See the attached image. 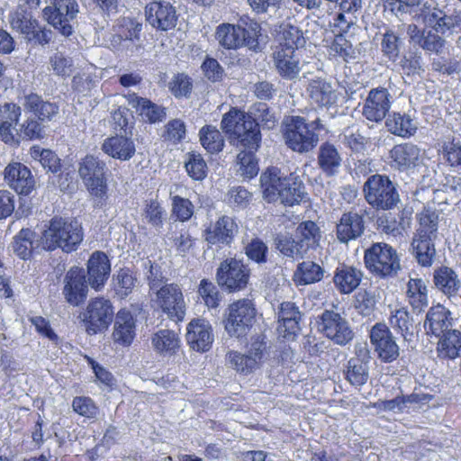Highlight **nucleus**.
<instances>
[{"label":"nucleus","mask_w":461,"mask_h":461,"mask_svg":"<svg viewBox=\"0 0 461 461\" xmlns=\"http://www.w3.org/2000/svg\"><path fill=\"white\" fill-rule=\"evenodd\" d=\"M203 147L211 154L221 152L225 145L221 132L212 125H205L199 131Z\"/></svg>","instance_id":"3c124183"},{"label":"nucleus","mask_w":461,"mask_h":461,"mask_svg":"<svg viewBox=\"0 0 461 461\" xmlns=\"http://www.w3.org/2000/svg\"><path fill=\"white\" fill-rule=\"evenodd\" d=\"M250 269L241 259L229 258L219 265L216 281L220 287L230 293L245 289L249 284Z\"/></svg>","instance_id":"6e6552de"},{"label":"nucleus","mask_w":461,"mask_h":461,"mask_svg":"<svg viewBox=\"0 0 461 461\" xmlns=\"http://www.w3.org/2000/svg\"><path fill=\"white\" fill-rule=\"evenodd\" d=\"M285 176L276 167H271L260 176L263 197L268 203L281 202V191L284 187Z\"/></svg>","instance_id":"473e14b6"},{"label":"nucleus","mask_w":461,"mask_h":461,"mask_svg":"<svg viewBox=\"0 0 461 461\" xmlns=\"http://www.w3.org/2000/svg\"><path fill=\"white\" fill-rule=\"evenodd\" d=\"M187 159L185 162V167L190 177L194 180H203L207 176V165L203 158L199 153H187Z\"/></svg>","instance_id":"052dcab7"},{"label":"nucleus","mask_w":461,"mask_h":461,"mask_svg":"<svg viewBox=\"0 0 461 461\" xmlns=\"http://www.w3.org/2000/svg\"><path fill=\"white\" fill-rule=\"evenodd\" d=\"M295 237L306 254L310 249L319 246L321 234L320 228L314 221H306L299 224Z\"/></svg>","instance_id":"de8ad7c7"},{"label":"nucleus","mask_w":461,"mask_h":461,"mask_svg":"<svg viewBox=\"0 0 461 461\" xmlns=\"http://www.w3.org/2000/svg\"><path fill=\"white\" fill-rule=\"evenodd\" d=\"M396 66L405 80L420 78L425 72L422 56L418 50L409 51L402 57L400 56Z\"/></svg>","instance_id":"ea45409f"},{"label":"nucleus","mask_w":461,"mask_h":461,"mask_svg":"<svg viewBox=\"0 0 461 461\" xmlns=\"http://www.w3.org/2000/svg\"><path fill=\"white\" fill-rule=\"evenodd\" d=\"M256 317V308L249 299H240L230 303L227 310L225 330L231 337L246 336Z\"/></svg>","instance_id":"1a4fd4ad"},{"label":"nucleus","mask_w":461,"mask_h":461,"mask_svg":"<svg viewBox=\"0 0 461 461\" xmlns=\"http://www.w3.org/2000/svg\"><path fill=\"white\" fill-rule=\"evenodd\" d=\"M147 22L155 29L168 31L176 27L177 14L175 6L167 1H153L145 7Z\"/></svg>","instance_id":"f3484780"},{"label":"nucleus","mask_w":461,"mask_h":461,"mask_svg":"<svg viewBox=\"0 0 461 461\" xmlns=\"http://www.w3.org/2000/svg\"><path fill=\"white\" fill-rule=\"evenodd\" d=\"M8 22L12 30L23 35L27 43L44 47L52 41V30L41 25L32 13L22 5L9 14Z\"/></svg>","instance_id":"7ed1b4c3"},{"label":"nucleus","mask_w":461,"mask_h":461,"mask_svg":"<svg viewBox=\"0 0 461 461\" xmlns=\"http://www.w3.org/2000/svg\"><path fill=\"white\" fill-rule=\"evenodd\" d=\"M227 359L231 366L241 374H249L258 367L255 359H251L249 355L241 354L237 351L230 352L227 355Z\"/></svg>","instance_id":"338daca9"},{"label":"nucleus","mask_w":461,"mask_h":461,"mask_svg":"<svg viewBox=\"0 0 461 461\" xmlns=\"http://www.w3.org/2000/svg\"><path fill=\"white\" fill-rule=\"evenodd\" d=\"M362 276V272L357 268L342 264L336 268L333 282L339 293L347 294L359 285Z\"/></svg>","instance_id":"72a5a7b5"},{"label":"nucleus","mask_w":461,"mask_h":461,"mask_svg":"<svg viewBox=\"0 0 461 461\" xmlns=\"http://www.w3.org/2000/svg\"><path fill=\"white\" fill-rule=\"evenodd\" d=\"M83 238L81 224L77 220L55 216L42 231L38 246L49 252L60 249L70 253L77 249Z\"/></svg>","instance_id":"f03ea898"},{"label":"nucleus","mask_w":461,"mask_h":461,"mask_svg":"<svg viewBox=\"0 0 461 461\" xmlns=\"http://www.w3.org/2000/svg\"><path fill=\"white\" fill-rule=\"evenodd\" d=\"M23 107L33 113L41 122H55L59 116V106L56 103L43 100L34 93L24 96Z\"/></svg>","instance_id":"cd10ccee"},{"label":"nucleus","mask_w":461,"mask_h":461,"mask_svg":"<svg viewBox=\"0 0 461 461\" xmlns=\"http://www.w3.org/2000/svg\"><path fill=\"white\" fill-rule=\"evenodd\" d=\"M156 302L161 312L175 322L182 321L186 304L181 288L176 284H166L156 291Z\"/></svg>","instance_id":"f8f14e48"},{"label":"nucleus","mask_w":461,"mask_h":461,"mask_svg":"<svg viewBox=\"0 0 461 461\" xmlns=\"http://www.w3.org/2000/svg\"><path fill=\"white\" fill-rule=\"evenodd\" d=\"M130 30L124 39H118L117 50L124 51L126 56L138 51L141 48L140 32L142 25L134 19H126L122 25Z\"/></svg>","instance_id":"c03bdc74"},{"label":"nucleus","mask_w":461,"mask_h":461,"mask_svg":"<svg viewBox=\"0 0 461 461\" xmlns=\"http://www.w3.org/2000/svg\"><path fill=\"white\" fill-rule=\"evenodd\" d=\"M406 297L412 312L417 316L429 305L427 285L421 278H410L407 283Z\"/></svg>","instance_id":"4c0bfd02"},{"label":"nucleus","mask_w":461,"mask_h":461,"mask_svg":"<svg viewBox=\"0 0 461 461\" xmlns=\"http://www.w3.org/2000/svg\"><path fill=\"white\" fill-rule=\"evenodd\" d=\"M215 37L219 44L227 50L245 46V29L241 24L222 23L217 27Z\"/></svg>","instance_id":"c9c22d12"},{"label":"nucleus","mask_w":461,"mask_h":461,"mask_svg":"<svg viewBox=\"0 0 461 461\" xmlns=\"http://www.w3.org/2000/svg\"><path fill=\"white\" fill-rule=\"evenodd\" d=\"M385 127L390 133L402 138H410L418 130L413 117L408 113L395 112L390 113L385 119Z\"/></svg>","instance_id":"e433bc0d"},{"label":"nucleus","mask_w":461,"mask_h":461,"mask_svg":"<svg viewBox=\"0 0 461 461\" xmlns=\"http://www.w3.org/2000/svg\"><path fill=\"white\" fill-rule=\"evenodd\" d=\"M78 12L76 0H50V4L42 10V17L54 29L68 37L73 33L70 22L77 17Z\"/></svg>","instance_id":"9d476101"},{"label":"nucleus","mask_w":461,"mask_h":461,"mask_svg":"<svg viewBox=\"0 0 461 461\" xmlns=\"http://www.w3.org/2000/svg\"><path fill=\"white\" fill-rule=\"evenodd\" d=\"M325 270L318 263L304 260L299 263L294 272L293 280L296 285H308L322 280Z\"/></svg>","instance_id":"58836bf2"},{"label":"nucleus","mask_w":461,"mask_h":461,"mask_svg":"<svg viewBox=\"0 0 461 461\" xmlns=\"http://www.w3.org/2000/svg\"><path fill=\"white\" fill-rule=\"evenodd\" d=\"M451 312L440 303L431 306L424 321V330L427 334L440 337L444 332L449 330L452 326Z\"/></svg>","instance_id":"c85d7f7f"},{"label":"nucleus","mask_w":461,"mask_h":461,"mask_svg":"<svg viewBox=\"0 0 461 461\" xmlns=\"http://www.w3.org/2000/svg\"><path fill=\"white\" fill-rule=\"evenodd\" d=\"M5 180L20 194L27 195L34 188L35 181L31 170L20 162H13L5 168Z\"/></svg>","instance_id":"412c9836"},{"label":"nucleus","mask_w":461,"mask_h":461,"mask_svg":"<svg viewBox=\"0 0 461 461\" xmlns=\"http://www.w3.org/2000/svg\"><path fill=\"white\" fill-rule=\"evenodd\" d=\"M240 117L232 116L221 121V129L225 134L229 143L240 149L237 156L238 172L245 179H251L259 171L258 160L256 152L260 147L261 132L247 130L243 123H240Z\"/></svg>","instance_id":"f257e3e1"},{"label":"nucleus","mask_w":461,"mask_h":461,"mask_svg":"<svg viewBox=\"0 0 461 461\" xmlns=\"http://www.w3.org/2000/svg\"><path fill=\"white\" fill-rule=\"evenodd\" d=\"M319 330L333 343L345 346L354 338L348 321L339 312L332 310H325L320 316Z\"/></svg>","instance_id":"ddd939ff"},{"label":"nucleus","mask_w":461,"mask_h":461,"mask_svg":"<svg viewBox=\"0 0 461 461\" xmlns=\"http://www.w3.org/2000/svg\"><path fill=\"white\" fill-rule=\"evenodd\" d=\"M366 230L364 216L357 212H343L336 224L335 233L338 241L348 244L360 238Z\"/></svg>","instance_id":"aec40b11"},{"label":"nucleus","mask_w":461,"mask_h":461,"mask_svg":"<svg viewBox=\"0 0 461 461\" xmlns=\"http://www.w3.org/2000/svg\"><path fill=\"white\" fill-rule=\"evenodd\" d=\"M247 258L258 266L267 262L268 247L259 238H253L243 248Z\"/></svg>","instance_id":"13d9d810"},{"label":"nucleus","mask_w":461,"mask_h":461,"mask_svg":"<svg viewBox=\"0 0 461 461\" xmlns=\"http://www.w3.org/2000/svg\"><path fill=\"white\" fill-rule=\"evenodd\" d=\"M86 277L84 269L78 267H73L67 272L62 294L69 304L78 306L86 299L88 282Z\"/></svg>","instance_id":"a211bd4d"},{"label":"nucleus","mask_w":461,"mask_h":461,"mask_svg":"<svg viewBox=\"0 0 461 461\" xmlns=\"http://www.w3.org/2000/svg\"><path fill=\"white\" fill-rule=\"evenodd\" d=\"M273 59L276 69L283 78L291 80L299 75L301 56L294 50L276 48Z\"/></svg>","instance_id":"b1692460"},{"label":"nucleus","mask_w":461,"mask_h":461,"mask_svg":"<svg viewBox=\"0 0 461 461\" xmlns=\"http://www.w3.org/2000/svg\"><path fill=\"white\" fill-rule=\"evenodd\" d=\"M240 22L245 29V46L254 52H260L262 48L258 39L261 31L260 24L249 18H241Z\"/></svg>","instance_id":"e2e57ef3"},{"label":"nucleus","mask_w":461,"mask_h":461,"mask_svg":"<svg viewBox=\"0 0 461 461\" xmlns=\"http://www.w3.org/2000/svg\"><path fill=\"white\" fill-rule=\"evenodd\" d=\"M283 137L287 147L300 154L312 151L320 141L319 134L301 116H288L283 121Z\"/></svg>","instance_id":"20e7f679"},{"label":"nucleus","mask_w":461,"mask_h":461,"mask_svg":"<svg viewBox=\"0 0 461 461\" xmlns=\"http://www.w3.org/2000/svg\"><path fill=\"white\" fill-rule=\"evenodd\" d=\"M391 166L399 171H407L418 166L420 158V148L411 142L398 144L389 151Z\"/></svg>","instance_id":"393cba45"},{"label":"nucleus","mask_w":461,"mask_h":461,"mask_svg":"<svg viewBox=\"0 0 461 461\" xmlns=\"http://www.w3.org/2000/svg\"><path fill=\"white\" fill-rule=\"evenodd\" d=\"M30 154L33 159L41 163L44 169L52 173L60 171V158L52 150L41 149L39 146H33L31 148Z\"/></svg>","instance_id":"5fc2aeb1"},{"label":"nucleus","mask_w":461,"mask_h":461,"mask_svg":"<svg viewBox=\"0 0 461 461\" xmlns=\"http://www.w3.org/2000/svg\"><path fill=\"white\" fill-rule=\"evenodd\" d=\"M204 232V239L209 244L230 246L239 232V226L232 217L223 215L211 224Z\"/></svg>","instance_id":"6ab92c4d"},{"label":"nucleus","mask_w":461,"mask_h":461,"mask_svg":"<svg viewBox=\"0 0 461 461\" xmlns=\"http://www.w3.org/2000/svg\"><path fill=\"white\" fill-rule=\"evenodd\" d=\"M369 366L358 360H348L343 370L344 377L354 387L365 385L369 379Z\"/></svg>","instance_id":"8fccbe9b"},{"label":"nucleus","mask_w":461,"mask_h":461,"mask_svg":"<svg viewBox=\"0 0 461 461\" xmlns=\"http://www.w3.org/2000/svg\"><path fill=\"white\" fill-rule=\"evenodd\" d=\"M330 50L345 61L356 59V50L352 43L346 39L344 34H336L330 45Z\"/></svg>","instance_id":"774afa93"},{"label":"nucleus","mask_w":461,"mask_h":461,"mask_svg":"<svg viewBox=\"0 0 461 461\" xmlns=\"http://www.w3.org/2000/svg\"><path fill=\"white\" fill-rule=\"evenodd\" d=\"M35 232L29 228H23L13 239L11 248L21 259L27 260L32 257Z\"/></svg>","instance_id":"09e8293b"},{"label":"nucleus","mask_w":461,"mask_h":461,"mask_svg":"<svg viewBox=\"0 0 461 461\" xmlns=\"http://www.w3.org/2000/svg\"><path fill=\"white\" fill-rule=\"evenodd\" d=\"M278 46L276 48H289L299 52L305 45L303 32L296 26L291 24H284L280 26L277 33Z\"/></svg>","instance_id":"49530a36"},{"label":"nucleus","mask_w":461,"mask_h":461,"mask_svg":"<svg viewBox=\"0 0 461 461\" xmlns=\"http://www.w3.org/2000/svg\"><path fill=\"white\" fill-rule=\"evenodd\" d=\"M111 274V263L104 252L95 251L87 262V282L95 291H100Z\"/></svg>","instance_id":"5701e85b"},{"label":"nucleus","mask_w":461,"mask_h":461,"mask_svg":"<svg viewBox=\"0 0 461 461\" xmlns=\"http://www.w3.org/2000/svg\"><path fill=\"white\" fill-rule=\"evenodd\" d=\"M435 239L413 237L411 253L421 267L432 266L436 258Z\"/></svg>","instance_id":"79ce46f5"},{"label":"nucleus","mask_w":461,"mask_h":461,"mask_svg":"<svg viewBox=\"0 0 461 461\" xmlns=\"http://www.w3.org/2000/svg\"><path fill=\"white\" fill-rule=\"evenodd\" d=\"M307 195L305 186L298 176H285L284 187L281 191V203L293 206L300 203Z\"/></svg>","instance_id":"a19ab883"},{"label":"nucleus","mask_w":461,"mask_h":461,"mask_svg":"<svg viewBox=\"0 0 461 461\" xmlns=\"http://www.w3.org/2000/svg\"><path fill=\"white\" fill-rule=\"evenodd\" d=\"M342 156L336 145L330 141L321 143L317 151V165L327 177L337 176L342 167Z\"/></svg>","instance_id":"a878e982"},{"label":"nucleus","mask_w":461,"mask_h":461,"mask_svg":"<svg viewBox=\"0 0 461 461\" xmlns=\"http://www.w3.org/2000/svg\"><path fill=\"white\" fill-rule=\"evenodd\" d=\"M198 294L210 308H217L221 301L218 287L210 280L203 279L198 287Z\"/></svg>","instance_id":"69168bd1"},{"label":"nucleus","mask_w":461,"mask_h":461,"mask_svg":"<svg viewBox=\"0 0 461 461\" xmlns=\"http://www.w3.org/2000/svg\"><path fill=\"white\" fill-rule=\"evenodd\" d=\"M391 95L384 87L372 88L364 101L362 115L372 122H381L391 108Z\"/></svg>","instance_id":"dca6fc26"},{"label":"nucleus","mask_w":461,"mask_h":461,"mask_svg":"<svg viewBox=\"0 0 461 461\" xmlns=\"http://www.w3.org/2000/svg\"><path fill=\"white\" fill-rule=\"evenodd\" d=\"M390 323L405 341H412L420 330V320L412 316L407 308L402 307L392 312Z\"/></svg>","instance_id":"7c9ffc66"},{"label":"nucleus","mask_w":461,"mask_h":461,"mask_svg":"<svg viewBox=\"0 0 461 461\" xmlns=\"http://www.w3.org/2000/svg\"><path fill=\"white\" fill-rule=\"evenodd\" d=\"M240 117V123H243L246 127L245 131L258 130L260 132V128L263 130H273L278 123V117L276 112L267 104L263 102H257L253 104L248 113L241 112L237 108H231L226 113L222 119L227 117Z\"/></svg>","instance_id":"0eeeda50"},{"label":"nucleus","mask_w":461,"mask_h":461,"mask_svg":"<svg viewBox=\"0 0 461 461\" xmlns=\"http://www.w3.org/2000/svg\"><path fill=\"white\" fill-rule=\"evenodd\" d=\"M370 341L377 357L384 363L397 359L400 348L391 330L384 323L375 324L370 330Z\"/></svg>","instance_id":"2eb2a0df"},{"label":"nucleus","mask_w":461,"mask_h":461,"mask_svg":"<svg viewBox=\"0 0 461 461\" xmlns=\"http://www.w3.org/2000/svg\"><path fill=\"white\" fill-rule=\"evenodd\" d=\"M151 343L158 353L174 355L180 347V339L171 330H159L153 334Z\"/></svg>","instance_id":"a18cd8bd"},{"label":"nucleus","mask_w":461,"mask_h":461,"mask_svg":"<svg viewBox=\"0 0 461 461\" xmlns=\"http://www.w3.org/2000/svg\"><path fill=\"white\" fill-rule=\"evenodd\" d=\"M142 216L147 223L151 225L156 230H159L164 225L167 217V212L160 205L158 200L151 199L146 202Z\"/></svg>","instance_id":"4d7b16f0"},{"label":"nucleus","mask_w":461,"mask_h":461,"mask_svg":"<svg viewBox=\"0 0 461 461\" xmlns=\"http://www.w3.org/2000/svg\"><path fill=\"white\" fill-rule=\"evenodd\" d=\"M424 23L436 32L445 34L449 32L448 12L439 8L438 5L432 8H427L423 11Z\"/></svg>","instance_id":"603ef678"},{"label":"nucleus","mask_w":461,"mask_h":461,"mask_svg":"<svg viewBox=\"0 0 461 461\" xmlns=\"http://www.w3.org/2000/svg\"><path fill=\"white\" fill-rule=\"evenodd\" d=\"M276 249L285 257L291 258H302L305 255L302 245H299L298 240L286 235L278 234L275 238Z\"/></svg>","instance_id":"864d4df0"},{"label":"nucleus","mask_w":461,"mask_h":461,"mask_svg":"<svg viewBox=\"0 0 461 461\" xmlns=\"http://www.w3.org/2000/svg\"><path fill=\"white\" fill-rule=\"evenodd\" d=\"M433 283L435 287L448 298L456 296L461 286L456 271L445 266L434 270Z\"/></svg>","instance_id":"f704fd0d"},{"label":"nucleus","mask_w":461,"mask_h":461,"mask_svg":"<svg viewBox=\"0 0 461 461\" xmlns=\"http://www.w3.org/2000/svg\"><path fill=\"white\" fill-rule=\"evenodd\" d=\"M168 88L176 98H189L193 91V80L185 73H177L169 82Z\"/></svg>","instance_id":"680f3d73"},{"label":"nucleus","mask_w":461,"mask_h":461,"mask_svg":"<svg viewBox=\"0 0 461 461\" xmlns=\"http://www.w3.org/2000/svg\"><path fill=\"white\" fill-rule=\"evenodd\" d=\"M44 122L38 120L37 117H29L20 124L19 137L26 140H41L45 137Z\"/></svg>","instance_id":"bf43d9fd"},{"label":"nucleus","mask_w":461,"mask_h":461,"mask_svg":"<svg viewBox=\"0 0 461 461\" xmlns=\"http://www.w3.org/2000/svg\"><path fill=\"white\" fill-rule=\"evenodd\" d=\"M306 91L312 102L320 107L330 108L337 105L339 94L326 79H312Z\"/></svg>","instance_id":"bb28decb"},{"label":"nucleus","mask_w":461,"mask_h":461,"mask_svg":"<svg viewBox=\"0 0 461 461\" xmlns=\"http://www.w3.org/2000/svg\"><path fill=\"white\" fill-rule=\"evenodd\" d=\"M438 216L435 212L423 210L419 215L420 227L414 237L437 238Z\"/></svg>","instance_id":"6e6d98bb"},{"label":"nucleus","mask_w":461,"mask_h":461,"mask_svg":"<svg viewBox=\"0 0 461 461\" xmlns=\"http://www.w3.org/2000/svg\"><path fill=\"white\" fill-rule=\"evenodd\" d=\"M438 33L433 30H427L418 46L425 51L437 55L441 54L446 45V40Z\"/></svg>","instance_id":"0e129e2a"},{"label":"nucleus","mask_w":461,"mask_h":461,"mask_svg":"<svg viewBox=\"0 0 461 461\" xmlns=\"http://www.w3.org/2000/svg\"><path fill=\"white\" fill-rule=\"evenodd\" d=\"M380 50L385 59L391 62H396L400 58L404 39L392 27L384 24L379 29Z\"/></svg>","instance_id":"2f4dec72"},{"label":"nucleus","mask_w":461,"mask_h":461,"mask_svg":"<svg viewBox=\"0 0 461 461\" xmlns=\"http://www.w3.org/2000/svg\"><path fill=\"white\" fill-rule=\"evenodd\" d=\"M364 262L370 273L381 278L393 277L401 269L396 250L386 243H375L366 249Z\"/></svg>","instance_id":"39448f33"},{"label":"nucleus","mask_w":461,"mask_h":461,"mask_svg":"<svg viewBox=\"0 0 461 461\" xmlns=\"http://www.w3.org/2000/svg\"><path fill=\"white\" fill-rule=\"evenodd\" d=\"M301 312L294 303L284 302L278 312L279 329H284L285 337L294 335L299 330Z\"/></svg>","instance_id":"37998d69"},{"label":"nucleus","mask_w":461,"mask_h":461,"mask_svg":"<svg viewBox=\"0 0 461 461\" xmlns=\"http://www.w3.org/2000/svg\"><path fill=\"white\" fill-rule=\"evenodd\" d=\"M186 340L190 348L197 352L208 351L213 336L210 323L203 319H194L187 325Z\"/></svg>","instance_id":"4be33fe9"},{"label":"nucleus","mask_w":461,"mask_h":461,"mask_svg":"<svg viewBox=\"0 0 461 461\" xmlns=\"http://www.w3.org/2000/svg\"><path fill=\"white\" fill-rule=\"evenodd\" d=\"M80 321L89 335L106 330L113 319L111 301L103 297L91 300L86 309L79 315Z\"/></svg>","instance_id":"9b49d317"},{"label":"nucleus","mask_w":461,"mask_h":461,"mask_svg":"<svg viewBox=\"0 0 461 461\" xmlns=\"http://www.w3.org/2000/svg\"><path fill=\"white\" fill-rule=\"evenodd\" d=\"M363 192L366 202L376 209L390 210L400 202L395 185L387 176L375 174L369 176Z\"/></svg>","instance_id":"423d86ee"},{"label":"nucleus","mask_w":461,"mask_h":461,"mask_svg":"<svg viewBox=\"0 0 461 461\" xmlns=\"http://www.w3.org/2000/svg\"><path fill=\"white\" fill-rule=\"evenodd\" d=\"M78 174L91 194L102 196L105 193V164L87 155L79 164Z\"/></svg>","instance_id":"4468645a"},{"label":"nucleus","mask_w":461,"mask_h":461,"mask_svg":"<svg viewBox=\"0 0 461 461\" xmlns=\"http://www.w3.org/2000/svg\"><path fill=\"white\" fill-rule=\"evenodd\" d=\"M123 97L149 123L162 122L167 116L165 107L153 103L148 98L140 97L135 93L123 95Z\"/></svg>","instance_id":"c756f323"}]
</instances>
